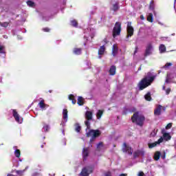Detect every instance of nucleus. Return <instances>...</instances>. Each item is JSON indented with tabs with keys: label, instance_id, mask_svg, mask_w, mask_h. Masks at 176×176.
I'll return each instance as SVG.
<instances>
[{
	"label": "nucleus",
	"instance_id": "423d86ee",
	"mask_svg": "<svg viewBox=\"0 0 176 176\" xmlns=\"http://www.w3.org/2000/svg\"><path fill=\"white\" fill-rule=\"evenodd\" d=\"M94 171V168L91 166H86L82 169L80 173L81 176H89Z\"/></svg>",
	"mask_w": 176,
	"mask_h": 176
},
{
	"label": "nucleus",
	"instance_id": "c9c22d12",
	"mask_svg": "<svg viewBox=\"0 0 176 176\" xmlns=\"http://www.w3.org/2000/svg\"><path fill=\"white\" fill-rule=\"evenodd\" d=\"M27 4L28 5V6H30V8H34V6H35V3L32 2V1H28L27 2Z\"/></svg>",
	"mask_w": 176,
	"mask_h": 176
},
{
	"label": "nucleus",
	"instance_id": "680f3d73",
	"mask_svg": "<svg viewBox=\"0 0 176 176\" xmlns=\"http://www.w3.org/2000/svg\"><path fill=\"white\" fill-rule=\"evenodd\" d=\"M43 146H44V145H43V144H42V145L41 146V148H43Z\"/></svg>",
	"mask_w": 176,
	"mask_h": 176
},
{
	"label": "nucleus",
	"instance_id": "c756f323",
	"mask_svg": "<svg viewBox=\"0 0 176 176\" xmlns=\"http://www.w3.org/2000/svg\"><path fill=\"white\" fill-rule=\"evenodd\" d=\"M163 137L166 141L171 140V136L170 135V133H164Z\"/></svg>",
	"mask_w": 176,
	"mask_h": 176
},
{
	"label": "nucleus",
	"instance_id": "6e6552de",
	"mask_svg": "<svg viewBox=\"0 0 176 176\" xmlns=\"http://www.w3.org/2000/svg\"><path fill=\"white\" fill-rule=\"evenodd\" d=\"M162 111L164 112L166 111V107H162V105L159 104L157 106L154 111V114L156 115L157 116H159L162 113Z\"/></svg>",
	"mask_w": 176,
	"mask_h": 176
},
{
	"label": "nucleus",
	"instance_id": "9d476101",
	"mask_svg": "<svg viewBox=\"0 0 176 176\" xmlns=\"http://www.w3.org/2000/svg\"><path fill=\"white\" fill-rule=\"evenodd\" d=\"M122 151L125 153H128V155H133V153L131 152V147L127 145L126 142L123 144Z\"/></svg>",
	"mask_w": 176,
	"mask_h": 176
},
{
	"label": "nucleus",
	"instance_id": "b1692460",
	"mask_svg": "<svg viewBox=\"0 0 176 176\" xmlns=\"http://www.w3.org/2000/svg\"><path fill=\"white\" fill-rule=\"evenodd\" d=\"M147 21H149V23H153V14L148 13L147 15Z\"/></svg>",
	"mask_w": 176,
	"mask_h": 176
},
{
	"label": "nucleus",
	"instance_id": "aec40b11",
	"mask_svg": "<svg viewBox=\"0 0 176 176\" xmlns=\"http://www.w3.org/2000/svg\"><path fill=\"white\" fill-rule=\"evenodd\" d=\"M104 52H105V46L104 45L100 46V47L98 50V55L102 56V54H104Z\"/></svg>",
	"mask_w": 176,
	"mask_h": 176
},
{
	"label": "nucleus",
	"instance_id": "9b49d317",
	"mask_svg": "<svg viewBox=\"0 0 176 176\" xmlns=\"http://www.w3.org/2000/svg\"><path fill=\"white\" fill-rule=\"evenodd\" d=\"M163 142V138H160L157 142H155L153 143H148V146L149 149H152V148H155V146H157V145H160Z\"/></svg>",
	"mask_w": 176,
	"mask_h": 176
},
{
	"label": "nucleus",
	"instance_id": "393cba45",
	"mask_svg": "<svg viewBox=\"0 0 176 176\" xmlns=\"http://www.w3.org/2000/svg\"><path fill=\"white\" fill-rule=\"evenodd\" d=\"M77 104H78V105H80V106H82V105H83V104H85V103L83 102V97H82V96H78V100H77Z\"/></svg>",
	"mask_w": 176,
	"mask_h": 176
},
{
	"label": "nucleus",
	"instance_id": "bf43d9fd",
	"mask_svg": "<svg viewBox=\"0 0 176 176\" xmlns=\"http://www.w3.org/2000/svg\"><path fill=\"white\" fill-rule=\"evenodd\" d=\"M159 24H160L161 25H163V24L160 22H158Z\"/></svg>",
	"mask_w": 176,
	"mask_h": 176
},
{
	"label": "nucleus",
	"instance_id": "a19ab883",
	"mask_svg": "<svg viewBox=\"0 0 176 176\" xmlns=\"http://www.w3.org/2000/svg\"><path fill=\"white\" fill-rule=\"evenodd\" d=\"M50 129V127L49 125H47V124H45V125H44V126H43L44 131H45V132L49 131V129Z\"/></svg>",
	"mask_w": 176,
	"mask_h": 176
},
{
	"label": "nucleus",
	"instance_id": "a878e982",
	"mask_svg": "<svg viewBox=\"0 0 176 176\" xmlns=\"http://www.w3.org/2000/svg\"><path fill=\"white\" fill-rule=\"evenodd\" d=\"M39 107L41 108V109H45L46 108V104H45V100H42L38 103Z\"/></svg>",
	"mask_w": 176,
	"mask_h": 176
},
{
	"label": "nucleus",
	"instance_id": "ea45409f",
	"mask_svg": "<svg viewBox=\"0 0 176 176\" xmlns=\"http://www.w3.org/2000/svg\"><path fill=\"white\" fill-rule=\"evenodd\" d=\"M156 134H157V129H154V130L151 133V137H155V135H156Z\"/></svg>",
	"mask_w": 176,
	"mask_h": 176
},
{
	"label": "nucleus",
	"instance_id": "20e7f679",
	"mask_svg": "<svg viewBox=\"0 0 176 176\" xmlns=\"http://www.w3.org/2000/svg\"><path fill=\"white\" fill-rule=\"evenodd\" d=\"M85 118L86 120L85 121V124L87 129V130H90L91 126H90V120H93V112L90 111H87L85 112Z\"/></svg>",
	"mask_w": 176,
	"mask_h": 176
},
{
	"label": "nucleus",
	"instance_id": "2eb2a0df",
	"mask_svg": "<svg viewBox=\"0 0 176 176\" xmlns=\"http://www.w3.org/2000/svg\"><path fill=\"white\" fill-rule=\"evenodd\" d=\"M88 156H89V148H84L82 151V157L84 160H86Z\"/></svg>",
	"mask_w": 176,
	"mask_h": 176
},
{
	"label": "nucleus",
	"instance_id": "a18cd8bd",
	"mask_svg": "<svg viewBox=\"0 0 176 176\" xmlns=\"http://www.w3.org/2000/svg\"><path fill=\"white\" fill-rule=\"evenodd\" d=\"M138 176H145V174L144 173V172H142V171H139L138 173V175H137Z\"/></svg>",
	"mask_w": 176,
	"mask_h": 176
},
{
	"label": "nucleus",
	"instance_id": "4be33fe9",
	"mask_svg": "<svg viewBox=\"0 0 176 176\" xmlns=\"http://www.w3.org/2000/svg\"><path fill=\"white\" fill-rule=\"evenodd\" d=\"M160 53H166V45L164 44H161L159 47Z\"/></svg>",
	"mask_w": 176,
	"mask_h": 176
},
{
	"label": "nucleus",
	"instance_id": "09e8293b",
	"mask_svg": "<svg viewBox=\"0 0 176 176\" xmlns=\"http://www.w3.org/2000/svg\"><path fill=\"white\" fill-rule=\"evenodd\" d=\"M161 157H162V159H163L164 160V159H166V153H165V152H164V155H162L161 156Z\"/></svg>",
	"mask_w": 176,
	"mask_h": 176
},
{
	"label": "nucleus",
	"instance_id": "0e129e2a",
	"mask_svg": "<svg viewBox=\"0 0 176 176\" xmlns=\"http://www.w3.org/2000/svg\"><path fill=\"white\" fill-rule=\"evenodd\" d=\"M135 111V109L133 108V111L134 112Z\"/></svg>",
	"mask_w": 176,
	"mask_h": 176
},
{
	"label": "nucleus",
	"instance_id": "79ce46f5",
	"mask_svg": "<svg viewBox=\"0 0 176 176\" xmlns=\"http://www.w3.org/2000/svg\"><path fill=\"white\" fill-rule=\"evenodd\" d=\"M4 50H5V46L0 45V54L3 53Z\"/></svg>",
	"mask_w": 176,
	"mask_h": 176
},
{
	"label": "nucleus",
	"instance_id": "13d9d810",
	"mask_svg": "<svg viewBox=\"0 0 176 176\" xmlns=\"http://www.w3.org/2000/svg\"><path fill=\"white\" fill-rule=\"evenodd\" d=\"M138 71H141V67L138 68Z\"/></svg>",
	"mask_w": 176,
	"mask_h": 176
},
{
	"label": "nucleus",
	"instance_id": "f704fd0d",
	"mask_svg": "<svg viewBox=\"0 0 176 176\" xmlns=\"http://www.w3.org/2000/svg\"><path fill=\"white\" fill-rule=\"evenodd\" d=\"M25 171V169L23 170H16V173L19 175V176H23L24 175V172Z\"/></svg>",
	"mask_w": 176,
	"mask_h": 176
},
{
	"label": "nucleus",
	"instance_id": "72a5a7b5",
	"mask_svg": "<svg viewBox=\"0 0 176 176\" xmlns=\"http://www.w3.org/2000/svg\"><path fill=\"white\" fill-rule=\"evenodd\" d=\"M21 155V153L20 152L19 149H16L14 151V155L16 156V157H20Z\"/></svg>",
	"mask_w": 176,
	"mask_h": 176
},
{
	"label": "nucleus",
	"instance_id": "ddd939ff",
	"mask_svg": "<svg viewBox=\"0 0 176 176\" xmlns=\"http://www.w3.org/2000/svg\"><path fill=\"white\" fill-rule=\"evenodd\" d=\"M109 74L111 76H113L114 75H116V66L115 65H111L110 67V69L109 70Z\"/></svg>",
	"mask_w": 176,
	"mask_h": 176
},
{
	"label": "nucleus",
	"instance_id": "f3484780",
	"mask_svg": "<svg viewBox=\"0 0 176 176\" xmlns=\"http://www.w3.org/2000/svg\"><path fill=\"white\" fill-rule=\"evenodd\" d=\"M73 53L76 56H80V54H82V48H78V47L74 48Z\"/></svg>",
	"mask_w": 176,
	"mask_h": 176
},
{
	"label": "nucleus",
	"instance_id": "864d4df0",
	"mask_svg": "<svg viewBox=\"0 0 176 176\" xmlns=\"http://www.w3.org/2000/svg\"><path fill=\"white\" fill-rule=\"evenodd\" d=\"M140 19H141V20H145V18L144 17L143 15H141V16H140Z\"/></svg>",
	"mask_w": 176,
	"mask_h": 176
},
{
	"label": "nucleus",
	"instance_id": "e433bc0d",
	"mask_svg": "<svg viewBox=\"0 0 176 176\" xmlns=\"http://www.w3.org/2000/svg\"><path fill=\"white\" fill-rule=\"evenodd\" d=\"M103 144L102 142H100L98 144L97 146H96V149L97 151H100L101 150V146H102Z\"/></svg>",
	"mask_w": 176,
	"mask_h": 176
},
{
	"label": "nucleus",
	"instance_id": "e2e57ef3",
	"mask_svg": "<svg viewBox=\"0 0 176 176\" xmlns=\"http://www.w3.org/2000/svg\"><path fill=\"white\" fill-rule=\"evenodd\" d=\"M131 120H133V116L131 117Z\"/></svg>",
	"mask_w": 176,
	"mask_h": 176
},
{
	"label": "nucleus",
	"instance_id": "412c9836",
	"mask_svg": "<svg viewBox=\"0 0 176 176\" xmlns=\"http://www.w3.org/2000/svg\"><path fill=\"white\" fill-rule=\"evenodd\" d=\"M69 100L72 101L73 105H75L76 104V99H75V96L73 94L69 95Z\"/></svg>",
	"mask_w": 176,
	"mask_h": 176
},
{
	"label": "nucleus",
	"instance_id": "49530a36",
	"mask_svg": "<svg viewBox=\"0 0 176 176\" xmlns=\"http://www.w3.org/2000/svg\"><path fill=\"white\" fill-rule=\"evenodd\" d=\"M152 162V157H148L146 159V163H151Z\"/></svg>",
	"mask_w": 176,
	"mask_h": 176
},
{
	"label": "nucleus",
	"instance_id": "4d7b16f0",
	"mask_svg": "<svg viewBox=\"0 0 176 176\" xmlns=\"http://www.w3.org/2000/svg\"><path fill=\"white\" fill-rule=\"evenodd\" d=\"M175 35V33H173V34H171L172 36H174Z\"/></svg>",
	"mask_w": 176,
	"mask_h": 176
},
{
	"label": "nucleus",
	"instance_id": "5fc2aeb1",
	"mask_svg": "<svg viewBox=\"0 0 176 176\" xmlns=\"http://www.w3.org/2000/svg\"><path fill=\"white\" fill-rule=\"evenodd\" d=\"M7 176H14V175L8 173V174L7 175Z\"/></svg>",
	"mask_w": 176,
	"mask_h": 176
},
{
	"label": "nucleus",
	"instance_id": "3c124183",
	"mask_svg": "<svg viewBox=\"0 0 176 176\" xmlns=\"http://www.w3.org/2000/svg\"><path fill=\"white\" fill-rule=\"evenodd\" d=\"M119 176H127V174L126 173H122Z\"/></svg>",
	"mask_w": 176,
	"mask_h": 176
},
{
	"label": "nucleus",
	"instance_id": "0eeeda50",
	"mask_svg": "<svg viewBox=\"0 0 176 176\" xmlns=\"http://www.w3.org/2000/svg\"><path fill=\"white\" fill-rule=\"evenodd\" d=\"M153 52V45H152V43H149L148 44H147V45L146 47L144 56H151V54H152Z\"/></svg>",
	"mask_w": 176,
	"mask_h": 176
},
{
	"label": "nucleus",
	"instance_id": "8fccbe9b",
	"mask_svg": "<svg viewBox=\"0 0 176 176\" xmlns=\"http://www.w3.org/2000/svg\"><path fill=\"white\" fill-rule=\"evenodd\" d=\"M169 82L170 81L168 80V74L165 82L169 83Z\"/></svg>",
	"mask_w": 176,
	"mask_h": 176
},
{
	"label": "nucleus",
	"instance_id": "7ed1b4c3",
	"mask_svg": "<svg viewBox=\"0 0 176 176\" xmlns=\"http://www.w3.org/2000/svg\"><path fill=\"white\" fill-rule=\"evenodd\" d=\"M86 135L87 138L91 137L90 139V142H93L95 138H97V137H100L101 135V131L98 129H90L88 132H87Z\"/></svg>",
	"mask_w": 176,
	"mask_h": 176
},
{
	"label": "nucleus",
	"instance_id": "39448f33",
	"mask_svg": "<svg viewBox=\"0 0 176 176\" xmlns=\"http://www.w3.org/2000/svg\"><path fill=\"white\" fill-rule=\"evenodd\" d=\"M121 32H122V23L116 22L113 29V37L116 38V36L120 35Z\"/></svg>",
	"mask_w": 176,
	"mask_h": 176
},
{
	"label": "nucleus",
	"instance_id": "473e14b6",
	"mask_svg": "<svg viewBox=\"0 0 176 176\" xmlns=\"http://www.w3.org/2000/svg\"><path fill=\"white\" fill-rule=\"evenodd\" d=\"M1 27H3L4 28H8L9 25V22H0Z\"/></svg>",
	"mask_w": 176,
	"mask_h": 176
},
{
	"label": "nucleus",
	"instance_id": "c85d7f7f",
	"mask_svg": "<svg viewBox=\"0 0 176 176\" xmlns=\"http://www.w3.org/2000/svg\"><path fill=\"white\" fill-rule=\"evenodd\" d=\"M160 39L162 41H166V42H171V38L168 36H162Z\"/></svg>",
	"mask_w": 176,
	"mask_h": 176
},
{
	"label": "nucleus",
	"instance_id": "f8f14e48",
	"mask_svg": "<svg viewBox=\"0 0 176 176\" xmlns=\"http://www.w3.org/2000/svg\"><path fill=\"white\" fill-rule=\"evenodd\" d=\"M140 156H145V151L144 148L138 150L133 153V157H140Z\"/></svg>",
	"mask_w": 176,
	"mask_h": 176
},
{
	"label": "nucleus",
	"instance_id": "4c0bfd02",
	"mask_svg": "<svg viewBox=\"0 0 176 176\" xmlns=\"http://www.w3.org/2000/svg\"><path fill=\"white\" fill-rule=\"evenodd\" d=\"M80 130H81V127L79 126V124H76V126L75 131H76L77 133H80Z\"/></svg>",
	"mask_w": 176,
	"mask_h": 176
},
{
	"label": "nucleus",
	"instance_id": "37998d69",
	"mask_svg": "<svg viewBox=\"0 0 176 176\" xmlns=\"http://www.w3.org/2000/svg\"><path fill=\"white\" fill-rule=\"evenodd\" d=\"M171 127H173V123H169L166 125V130H168L169 129H170Z\"/></svg>",
	"mask_w": 176,
	"mask_h": 176
},
{
	"label": "nucleus",
	"instance_id": "69168bd1",
	"mask_svg": "<svg viewBox=\"0 0 176 176\" xmlns=\"http://www.w3.org/2000/svg\"><path fill=\"white\" fill-rule=\"evenodd\" d=\"M52 90H50V91H49V93H52Z\"/></svg>",
	"mask_w": 176,
	"mask_h": 176
},
{
	"label": "nucleus",
	"instance_id": "1a4fd4ad",
	"mask_svg": "<svg viewBox=\"0 0 176 176\" xmlns=\"http://www.w3.org/2000/svg\"><path fill=\"white\" fill-rule=\"evenodd\" d=\"M127 35H126V39H129V38H131V36H133V26H131V22L127 23Z\"/></svg>",
	"mask_w": 176,
	"mask_h": 176
},
{
	"label": "nucleus",
	"instance_id": "dca6fc26",
	"mask_svg": "<svg viewBox=\"0 0 176 176\" xmlns=\"http://www.w3.org/2000/svg\"><path fill=\"white\" fill-rule=\"evenodd\" d=\"M149 9H150V10H153V14H154L155 17H156L157 13H156V11H155V3L153 2V0H152L150 2Z\"/></svg>",
	"mask_w": 176,
	"mask_h": 176
},
{
	"label": "nucleus",
	"instance_id": "6e6d98bb",
	"mask_svg": "<svg viewBox=\"0 0 176 176\" xmlns=\"http://www.w3.org/2000/svg\"><path fill=\"white\" fill-rule=\"evenodd\" d=\"M162 89H163V90H166V87L164 86V87H162Z\"/></svg>",
	"mask_w": 176,
	"mask_h": 176
},
{
	"label": "nucleus",
	"instance_id": "603ef678",
	"mask_svg": "<svg viewBox=\"0 0 176 176\" xmlns=\"http://www.w3.org/2000/svg\"><path fill=\"white\" fill-rule=\"evenodd\" d=\"M105 176H112V175L111 174V173H107Z\"/></svg>",
	"mask_w": 176,
	"mask_h": 176
},
{
	"label": "nucleus",
	"instance_id": "a211bd4d",
	"mask_svg": "<svg viewBox=\"0 0 176 176\" xmlns=\"http://www.w3.org/2000/svg\"><path fill=\"white\" fill-rule=\"evenodd\" d=\"M118 45H113V47H112V56H113V57H115V56H116V54H118Z\"/></svg>",
	"mask_w": 176,
	"mask_h": 176
},
{
	"label": "nucleus",
	"instance_id": "de8ad7c7",
	"mask_svg": "<svg viewBox=\"0 0 176 176\" xmlns=\"http://www.w3.org/2000/svg\"><path fill=\"white\" fill-rule=\"evenodd\" d=\"M170 91H171V89H170V88L167 89L166 90V94H170Z\"/></svg>",
	"mask_w": 176,
	"mask_h": 176
},
{
	"label": "nucleus",
	"instance_id": "bb28decb",
	"mask_svg": "<svg viewBox=\"0 0 176 176\" xmlns=\"http://www.w3.org/2000/svg\"><path fill=\"white\" fill-rule=\"evenodd\" d=\"M104 114V111L102 110H98L96 113V118L97 119H101V116Z\"/></svg>",
	"mask_w": 176,
	"mask_h": 176
},
{
	"label": "nucleus",
	"instance_id": "c03bdc74",
	"mask_svg": "<svg viewBox=\"0 0 176 176\" xmlns=\"http://www.w3.org/2000/svg\"><path fill=\"white\" fill-rule=\"evenodd\" d=\"M43 31L44 32H50V29L49 28H43Z\"/></svg>",
	"mask_w": 176,
	"mask_h": 176
},
{
	"label": "nucleus",
	"instance_id": "052dcab7",
	"mask_svg": "<svg viewBox=\"0 0 176 176\" xmlns=\"http://www.w3.org/2000/svg\"><path fill=\"white\" fill-rule=\"evenodd\" d=\"M126 111H124L123 115H126Z\"/></svg>",
	"mask_w": 176,
	"mask_h": 176
},
{
	"label": "nucleus",
	"instance_id": "cd10ccee",
	"mask_svg": "<svg viewBox=\"0 0 176 176\" xmlns=\"http://www.w3.org/2000/svg\"><path fill=\"white\" fill-rule=\"evenodd\" d=\"M111 9L113 10V12H117V10H119V3L117 2L113 4Z\"/></svg>",
	"mask_w": 176,
	"mask_h": 176
},
{
	"label": "nucleus",
	"instance_id": "7c9ffc66",
	"mask_svg": "<svg viewBox=\"0 0 176 176\" xmlns=\"http://www.w3.org/2000/svg\"><path fill=\"white\" fill-rule=\"evenodd\" d=\"M145 100L146 101H151L152 100V97H151V92H148L145 96H144Z\"/></svg>",
	"mask_w": 176,
	"mask_h": 176
},
{
	"label": "nucleus",
	"instance_id": "5701e85b",
	"mask_svg": "<svg viewBox=\"0 0 176 176\" xmlns=\"http://www.w3.org/2000/svg\"><path fill=\"white\" fill-rule=\"evenodd\" d=\"M63 115L64 120H67L68 119V110L67 109H63Z\"/></svg>",
	"mask_w": 176,
	"mask_h": 176
},
{
	"label": "nucleus",
	"instance_id": "f03ea898",
	"mask_svg": "<svg viewBox=\"0 0 176 176\" xmlns=\"http://www.w3.org/2000/svg\"><path fill=\"white\" fill-rule=\"evenodd\" d=\"M133 118L137 126H139L140 127H142V126H144V123H145V116L144 115L137 111L133 114Z\"/></svg>",
	"mask_w": 176,
	"mask_h": 176
},
{
	"label": "nucleus",
	"instance_id": "58836bf2",
	"mask_svg": "<svg viewBox=\"0 0 176 176\" xmlns=\"http://www.w3.org/2000/svg\"><path fill=\"white\" fill-rule=\"evenodd\" d=\"M171 65H173V63H166V65L164 66V68L165 69H167L169 67H171Z\"/></svg>",
	"mask_w": 176,
	"mask_h": 176
},
{
	"label": "nucleus",
	"instance_id": "4468645a",
	"mask_svg": "<svg viewBox=\"0 0 176 176\" xmlns=\"http://www.w3.org/2000/svg\"><path fill=\"white\" fill-rule=\"evenodd\" d=\"M12 115L16 122H17L18 123H20V116L19 115V113H17L16 109L12 110Z\"/></svg>",
	"mask_w": 176,
	"mask_h": 176
},
{
	"label": "nucleus",
	"instance_id": "2f4dec72",
	"mask_svg": "<svg viewBox=\"0 0 176 176\" xmlns=\"http://www.w3.org/2000/svg\"><path fill=\"white\" fill-rule=\"evenodd\" d=\"M70 23H71V25L72 26V27H78V21H76V20H75V19H74V20H72L71 21H70Z\"/></svg>",
	"mask_w": 176,
	"mask_h": 176
},
{
	"label": "nucleus",
	"instance_id": "f257e3e1",
	"mask_svg": "<svg viewBox=\"0 0 176 176\" xmlns=\"http://www.w3.org/2000/svg\"><path fill=\"white\" fill-rule=\"evenodd\" d=\"M156 76H157V75L153 74V73H147V75L145 76V78H144L139 83V89L144 90V89H146V87H148V86H151V84L152 82H153V80H155Z\"/></svg>",
	"mask_w": 176,
	"mask_h": 176
},
{
	"label": "nucleus",
	"instance_id": "6ab92c4d",
	"mask_svg": "<svg viewBox=\"0 0 176 176\" xmlns=\"http://www.w3.org/2000/svg\"><path fill=\"white\" fill-rule=\"evenodd\" d=\"M161 155H162V153H160V151H156L154 153V156H153L154 160H156V162H157V160H159L160 159Z\"/></svg>",
	"mask_w": 176,
	"mask_h": 176
}]
</instances>
